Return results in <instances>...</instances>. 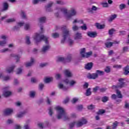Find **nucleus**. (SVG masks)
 <instances>
[{
  "instance_id": "f257e3e1",
  "label": "nucleus",
  "mask_w": 129,
  "mask_h": 129,
  "mask_svg": "<svg viewBox=\"0 0 129 129\" xmlns=\"http://www.w3.org/2000/svg\"><path fill=\"white\" fill-rule=\"evenodd\" d=\"M33 39L36 43H40L42 40L44 41L46 45H44L42 47L41 52L43 53H46V52H47V51L49 50L50 48H51L50 44H49V41H48L49 37L44 36V35H41V34L36 33L34 36Z\"/></svg>"
},
{
  "instance_id": "f03ea898",
  "label": "nucleus",
  "mask_w": 129,
  "mask_h": 129,
  "mask_svg": "<svg viewBox=\"0 0 129 129\" xmlns=\"http://www.w3.org/2000/svg\"><path fill=\"white\" fill-rule=\"evenodd\" d=\"M61 30L62 31V39L61 40V44H64L67 38H68V42L69 45L71 46L74 43V40L71 39L70 37V31L67 29V26H63L61 27Z\"/></svg>"
},
{
  "instance_id": "7ed1b4c3",
  "label": "nucleus",
  "mask_w": 129,
  "mask_h": 129,
  "mask_svg": "<svg viewBox=\"0 0 129 129\" xmlns=\"http://www.w3.org/2000/svg\"><path fill=\"white\" fill-rule=\"evenodd\" d=\"M55 109L57 111V117L58 119H61L62 117H63L64 120H67V119H69L68 116H66V113L65 112V111L63 108L58 106L55 107Z\"/></svg>"
},
{
  "instance_id": "20e7f679",
  "label": "nucleus",
  "mask_w": 129,
  "mask_h": 129,
  "mask_svg": "<svg viewBox=\"0 0 129 129\" xmlns=\"http://www.w3.org/2000/svg\"><path fill=\"white\" fill-rule=\"evenodd\" d=\"M125 79L119 78L118 80V83L117 85H113L112 86V89H120L123 88V87L126 86L125 82Z\"/></svg>"
},
{
  "instance_id": "39448f33",
  "label": "nucleus",
  "mask_w": 129,
  "mask_h": 129,
  "mask_svg": "<svg viewBox=\"0 0 129 129\" xmlns=\"http://www.w3.org/2000/svg\"><path fill=\"white\" fill-rule=\"evenodd\" d=\"M4 92H3V95L5 97H10L13 94L11 91H9L10 90V87L7 86L3 88Z\"/></svg>"
},
{
  "instance_id": "423d86ee",
  "label": "nucleus",
  "mask_w": 129,
  "mask_h": 129,
  "mask_svg": "<svg viewBox=\"0 0 129 129\" xmlns=\"http://www.w3.org/2000/svg\"><path fill=\"white\" fill-rule=\"evenodd\" d=\"M116 93L117 94H112L111 96L112 99H116V98H122V94H121V92L119 90H116Z\"/></svg>"
},
{
  "instance_id": "0eeeda50",
  "label": "nucleus",
  "mask_w": 129,
  "mask_h": 129,
  "mask_svg": "<svg viewBox=\"0 0 129 129\" xmlns=\"http://www.w3.org/2000/svg\"><path fill=\"white\" fill-rule=\"evenodd\" d=\"M56 10L58 12V13H62V14H64V15H67L68 14V9L65 7H62V8H59L57 7L56 8Z\"/></svg>"
},
{
  "instance_id": "6e6552de",
  "label": "nucleus",
  "mask_w": 129,
  "mask_h": 129,
  "mask_svg": "<svg viewBox=\"0 0 129 129\" xmlns=\"http://www.w3.org/2000/svg\"><path fill=\"white\" fill-rule=\"evenodd\" d=\"M35 62V59L34 58L31 57L30 59V61L26 62L25 63V67L26 68H29V67H32L34 65V63Z\"/></svg>"
},
{
  "instance_id": "1a4fd4ad",
  "label": "nucleus",
  "mask_w": 129,
  "mask_h": 129,
  "mask_svg": "<svg viewBox=\"0 0 129 129\" xmlns=\"http://www.w3.org/2000/svg\"><path fill=\"white\" fill-rule=\"evenodd\" d=\"M8 38V36L6 35H2L1 36V39L3 40L1 41V46H6V44H7V38Z\"/></svg>"
},
{
  "instance_id": "9d476101",
  "label": "nucleus",
  "mask_w": 129,
  "mask_h": 129,
  "mask_svg": "<svg viewBox=\"0 0 129 129\" xmlns=\"http://www.w3.org/2000/svg\"><path fill=\"white\" fill-rule=\"evenodd\" d=\"M87 34V36L90 37V38H95L96 37H97V32H96L89 31Z\"/></svg>"
},
{
  "instance_id": "9b49d317",
  "label": "nucleus",
  "mask_w": 129,
  "mask_h": 129,
  "mask_svg": "<svg viewBox=\"0 0 129 129\" xmlns=\"http://www.w3.org/2000/svg\"><path fill=\"white\" fill-rule=\"evenodd\" d=\"M56 61L57 63H63V64H66V61H65V57H61L58 56L57 57V59L56 60Z\"/></svg>"
},
{
  "instance_id": "f8f14e48",
  "label": "nucleus",
  "mask_w": 129,
  "mask_h": 129,
  "mask_svg": "<svg viewBox=\"0 0 129 129\" xmlns=\"http://www.w3.org/2000/svg\"><path fill=\"white\" fill-rule=\"evenodd\" d=\"M87 77L89 79H96V78H98L97 74L96 73L93 74H89L87 76Z\"/></svg>"
},
{
  "instance_id": "ddd939ff",
  "label": "nucleus",
  "mask_w": 129,
  "mask_h": 129,
  "mask_svg": "<svg viewBox=\"0 0 129 129\" xmlns=\"http://www.w3.org/2000/svg\"><path fill=\"white\" fill-rule=\"evenodd\" d=\"M58 87L63 91H67V90H68V87L64 86L62 83H59L58 84Z\"/></svg>"
},
{
  "instance_id": "4468645a",
  "label": "nucleus",
  "mask_w": 129,
  "mask_h": 129,
  "mask_svg": "<svg viewBox=\"0 0 129 129\" xmlns=\"http://www.w3.org/2000/svg\"><path fill=\"white\" fill-rule=\"evenodd\" d=\"M9 10V4L8 3L5 2L3 3V8L1 10V12H7Z\"/></svg>"
},
{
  "instance_id": "2eb2a0df",
  "label": "nucleus",
  "mask_w": 129,
  "mask_h": 129,
  "mask_svg": "<svg viewBox=\"0 0 129 129\" xmlns=\"http://www.w3.org/2000/svg\"><path fill=\"white\" fill-rule=\"evenodd\" d=\"M75 40H81L82 39V34L80 32H77L75 35Z\"/></svg>"
},
{
  "instance_id": "dca6fc26",
  "label": "nucleus",
  "mask_w": 129,
  "mask_h": 129,
  "mask_svg": "<svg viewBox=\"0 0 129 129\" xmlns=\"http://www.w3.org/2000/svg\"><path fill=\"white\" fill-rule=\"evenodd\" d=\"M92 67H93V62H88L85 66V68L87 70H91V69H92Z\"/></svg>"
},
{
  "instance_id": "f3484780",
  "label": "nucleus",
  "mask_w": 129,
  "mask_h": 129,
  "mask_svg": "<svg viewBox=\"0 0 129 129\" xmlns=\"http://www.w3.org/2000/svg\"><path fill=\"white\" fill-rule=\"evenodd\" d=\"M66 64V63H70L72 61V54H68L66 58H65Z\"/></svg>"
},
{
  "instance_id": "a211bd4d",
  "label": "nucleus",
  "mask_w": 129,
  "mask_h": 129,
  "mask_svg": "<svg viewBox=\"0 0 129 129\" xmlns=\"http://www.w3.org/2000/svg\"><path fill=\"white\" fill-rule=\"evenodd\" d=\"M13 109H7L4 111V114L6 116L11 115L12 113H13Z\"/></svg>"
},
{
  "instance_id": "6ab92c4d",
  "label": "nucleus",
  "mask_w": 129,
  "mask_h": 129,
  "mask_svg": "<svg viewBox=\"0 0 129 129\" xmlns=\"http://www.w3.org/2000/svg\"><path fill=\"white\" fill-rule=\"evenodd\" d=\"M26 113H27V111H26L20 112L17 114L16 117H18V118H21L23 117L26 114Z\"/></svg>"
},
{
  "instance_id": "aec40b11",
  "label": "nucleus",
  "mask_w": 129,
  "mask_h": 129,
  "mask_svg": "<svg viewBox=\"0 0 129 129\" xmlns=\"http://www.w3.org/2000/svg\"><path fill=\"white\" fill-rule=\"evenodd\" d=\"M86 52V49L85 48H83L80 50V54L82 58H85V54Z\"/></svg>"
},
{
  "instance_id": "412c9836",
  "label": "nucleus",
  "mask_w": 129,
  "mask_h": 129,
  "mask_svg": "<svg viewBox=\"0 0 129 129\" xmlns=\"http://www.w3.org/2000/svg\"><path fill=\"white\" fill-rule=\"evenodd\" d=\"M123 74H124V75H128V73H129V66H127L126 67H125L123 69Z\"/></svg>"
},
{
  "instance_id": "4be33fe9",
  "label": "nucleus",
  "mask_w": 129,
  "mask_h": 129,
  "mask_svg": "<svg viewBox=\"0 0 129 129\" xmlns=\"http://www.w3.org/2000/svg\"><path fill=\"white\" fill-rule=\"evenodd\" d=\"M15 68H16V66L13 65L11 67L7 68L6 70V72H7V73H12V72L14 71V69H15Z\"/></svg>"
},
{
  "instance_id": "5701e85b",
  "label": "nucleus",
  "mask_w": 129,
  "mask_h": 129,
  "mask_svg": "<svg viewBox=\"0 0 129 129\" xmlns=\"http://www.w3.org/2000/svg\"><path fill=\"white\" fill-rule=\"evenodd\" d=\"M53 6V3L50 2L47 4V5L45 7L46 10L47 12H52V10L51 9V7Z\"/></svg>"
},
{
  "instance_id": "b1692460",
  "label": "nucleus",
  "mask_w": 129,
  "mask_h": 129,
  "mask_svg": "<svg viewBox=\"0 0 129 129\" xmlns=\"http://www.w3.org/2000/svg\"><path fill=\"white\" fill-rule=\"evenodd\" d=\"M29 122H30L29 120H27L26 121V123L24 124L23 129H31V127L30 126V124H29Z\"/></svg>"
},
{
  "instance_id": "393cba45",
  "label": "nucleus",
  "mask_w": 129,
  "mask_h": 129,
  "mask_svg": "<svg viewBox=\"0 0 129 129\" xmlns=\"http://www.w3.org/2000/svg\"><path fill=\"white\" fill-rule=\"evenodd\" d=\"M64 75L67 77H71L72 76V73L69 71V70H66L64 72Z\"/></svg>"
},
{
  "instance_id": "a878e982",
  "label": "nucleus",
  "mask_w": 129,
  "mask_h": 129,
  "mask_svg": "<svg viewBox=\"0 0 129 129\" xmlns=\"http://www.w3.org/2000/svg\"><path fill=\"white\" fill-rule=\"evenodd\" d=\"M55 4L57 5H60V6H64L66 5V3L63 0H55Z\"/></svg>"
},
{
  "instance_id": "bb28decb",
  "label": "nucleus",
  "mask_w": 129,
  "mask_h": 129,
  "mask_svg": "<svg viewBox=\"0 0 129 129\" xmlns=\"http://www.w3.org/2000/svg\"><path fill=\"white\" fill-rule=\"evenodd\" d=\"M70 12V14H71L73 16H76V14H77L76 9H75V8H71Z\"/></svg>"
},
{
  "instance_id": "cd10ccee",
  "label": "nucleus",
  "mask_w": 129,
  "mask_h": 129,
  "mask_svg": "<svg viewBox=\"0 0 129 129\" xmlns=\"http://www.w3.org/2000/svg\"><path fill=\"white\" fill-rule=\"evenodd\" d=\"M36 92L35 91H31L29 92V96L31 98H35V96H36Z\"/></svg>"
},
{
  "instance_id": "c85d7f7f",
  "label": "nucleus",
  "mask_w": 129,
  "mask_h": 129,
  "mask_svg": "<svg viewBox=\"0 0 129 129\" xmlns=\"http://www.w3.org/2000/svg\"><path fill=\"white\" fill-rule=\"evenodd\" d=\"M92 93L91 92V88H89L86 90L85 95L86 96H90Z\"/></svg>"
},
{
  "instance_id": "c756f323",
  "label": "nucleus",
  "mask_w": 129,
  "mask_h": 129,
  "mask_svg": "<svg viewBox=\"0 0 129 129\" xmlns=\"http://www.w3.org/2000/svg\"><path fill=\"white\" fill-rule=\"evenodd\" d=\"M96 74H97L98 77L99 76H102L103 75H104V72L100 70H96Z\"/></svg>"
},
{
  "instance_id": "7c9ffc66",
  "label": "nucleus",
  "mask_w": 129,
  "mask_h": 129,
  "mask_svg": "<svg viewBox=\"0 0 129 129\" xmlns=\"http://www.w3.org/2000/svg\"><path fill=\"white\" fill-rule=\"evenodd\" d=\"M113 45V43L111 42H107L105 43V46L106 47V48H110Z\"/></svg>"
},
{
  "instance_id": "2f4dec72",
  "label": "nucleus",
  "mask_w": 129,
  "mask_h": 129,
  "mask_svg": "<svg viewBox=\"0 0 129 129\" xmlns=\"http://www.w3.org/2000/svg\"><path fill=\"white\" fill-rule=\"evenodd\" d=\"M16 22V18H10L6 20V23L10 24L11 23H15Z\"/></svg>"
},
{
  "instance_id": "473e14b6",
  "label": "nucleus",
  "mask_w": 129,
  "mask_h": 129,
  "mask_svg": "<svg viewBox=\"0 0 129 129\" xmlns=\"http://www.w3.org/2000/svg\"><path fill=\"white\" fill-rule=\"evenodd\" d=\"M20 15L22 17V18H23V19H27V15H26V12H25L24 11L21 10L20 11Z\"/></svg>"
},
{
  "instance_id": "72a5a7b5",
  "label": "nucleus",
  "mask_w": 129,
  "mask_h": 129,
  "mask_svg": "<svg viewBox=\"0 0 129 129\" xmlns=\"http://www.w3.org/2000/svg\"><path fill=\"white\" fill-rule=\"evenodd\" d=\"M51 36L54 39H57V38H59L60 34L58 33H54L51 34Z\"/></svg>"
},
{
  "instance_id": "f704fd0d",
  "label": "nucleus",
  "mask_w": 129,
  "mask_h": 129,
  "mask_svg": "<svg viewBox=\"0 0 129 129\" xmlns=\"http://www.w3.org/2000/svg\"><path fill=\"white\" fill-rule=\"evenodd\" d=\"M96 27L97 28V29H99L100 30L104 29V25H100L99 23H97L96 24Z\"/></svg>"
},
{
  "instance_id": "c9c22d12",
  "label": "nucleus",
  "mask_w": 129,
  "mask_h": 129,
  "mask_svg": "<svg viewBox=\"0 0 129 129\" xmlns=\"http://www.w3.org/2000/svg\"><path fill=\"white\" fill-rule=\"evenodd\" d=\"M117 17L116 14H114L113 15L111 16V17L108 19V22H112L113 20H114Z\"/></svg>"
},
{
  "instance_id": "e433bc0d",
  "label": "nucleus",
  "mask_w": 129,
  "mask_h": 129,
  "mask_svg": "<svg viewBox=\"0 0 129 129\" xmlns=\"http://www.w3.org/2000/svg\"><path fill=\"white\" fill-rule=\"evenodd\" d=\"M109 99V98L107 96H104L101 99V101L102 102H107V101H108V99Z\"/></svg>"
},
{
  "instance_id": "4c0bfd02",
  "label": "nucleus",
  "mask_w": 129,
  "mask_h": 129,
  "mask_svg": "<svg viewBox=\"0 0 129 129\" xmlns=\"http://www.w3.org/2000/svg\"><path fill=\"white\" fill-rule=\"evenodd\" d=\"M10 80H11V77L10 76L2 77V80L3 81H9Z\"/></svg>"
},
{
  "instance_id": "58836bf2",
  "label": "nucleus",
  "mask_w": 129,
  "mask_h": 129,
  "mask_svg": "<svg viewBox=\"0 0 129 129\" xmlns=\"http://www.w3.org/2000/svg\"><path fill=\"white\" fill-rule=\"evenodd\" d=\"M39 22L43 24L46 22V17H41L39 18Z\"/></svg>"
},
{
  "instance_id": "ea45409f",
  "label": "nucleus",
  "mask_w": 129,
  "mask_h": 129,
  "mask_svg": "<svg viewBox=\"0 0 129 129\" xmlns=\"http://www.w3.org/2000/svg\"><path fill=\"white\" fill-rule=\"evenodd\" d=\"M77 109L79 110V111H82V109H83V105H78L77 106Z\"/></svg>"
},
{
  "instance_id": "a19ab883",
  "label": "nucleus",
  "mask_w": 129,
  "mask_h": 129,
  "mask_svg": "<svg viewBox=\"0 0 129 129\" xmlns=\"http://www.w3.org/2000/svg\"><path fill=\"white\" fill-rule=\"evenodd\" d=\"M114 32H115V29L113 28H112V29L109 30L108 34L110 36H112V35H113V33H114Z\"/></svg>"
},
{
  "instance_id": "79ce46f5",
  "label": "nucleus",
  "mask_w": 129,
  "mask_h": 129,
  "mask_svg": "<svg viewBox=\"0 0 129 129\" xmlns=\"http://www.w3.org/2000/svg\"><path fill=\"white\" fill-rule=\"evenodd\" d=\"M26 43L27 45L31 44V40H30V36H26Z\"/></svg>"
},
{
  "instance_id": "37998d69",
  "label": "nucleus",
  "mask_w": 129,
  "mask_h": 129,
  "mask_svg": "<svg viewBox=\"0 0 129 129\" xmlns=\"http://www.w3.org/2000/svg\"><path fill=\"white\" fill-rule=\"evenodd\" d=\"M126 6L125 4H121L119 6V9H120L121 11H122V10H124V8H126Z\"/></svg>"
},
{
  "instance_id": "c03bdc74",
  "label": "nucleus",
  "mask_w": 129,
  "mask_h": 129,
  "mask_svg": "<svg viewBox=\"0 0 129 129\" xmlns=\"http://www.w3.org/2000/svg\"><path fill=\"white\" fill-rule=\"evenodd\" d=\"M52 80H53V78H47L45 79L44 82L45 83H49V82H51Z\"/></svg>"
},
{
  "instance_id": "a18cd8bd",
  "label": "nucleus",
  "mask_w": 129,
  "mask_h": 129,
  "mask_svg": "<svg viewBox=\"0 0 129 129\" xmlns=\"http://www.w3.org/2000/svg\"><path fill=\"white\" fill-rule=\"evenodd\" d=\"M128 51V46H124L122 48V53H125Z\"/></svg>"
},
{
  "instance_id": "49530a36",
  "label": "nucleus",
  "mask_w": 129,
  "mask_h": 129,
  "mask_svg": "<svg viewBox=\"0 0 129 129\" xmlns=\"http://www.w3.org/2000/svg\"><path fill=\"white\" fill-rule=\"evenodd\" d=\"M72 30L74 32H76V31H78L79 30V27H78L77 25H74L72 27Z\"/></svg>"
},
{
  "instance_id": "de8ad7c7",
  "label": "nucleus",
  "mask_w": 129,
  "mask_h": 129,
  "mask_svg": "<svg viewBox=\"0 0 129 129\" xmlns=\"http://www.w3.org/2000/svg\"><path fill=\"white\" fill-rule=\"evenodd\" d=\"M118 124V122L117 121H115L113 123V127L112 129H116V127H117V125Z\"/></svg>"
},
{
  "instance_id": "09e8293b",
  "label": "nucleus",
  "mask_w": 129,
  "mask_h": 129,
  "mask_svg": "<svg viewBox=\"0 0 129 129\" xmlns=\"http://www.w3.org/2000/svg\"><path fill=\"white\" fill-rule=\"evenodd\" d=\"M76 124V122L74 121L69 124L70 128H73L74 127V126Z\"/></svg>"
},
{
  "instance_id": "8fccbe9b",
  "label": "nucleus",
  "mask_w": 129,
  "mask_h": 129,
  "mask_svg": "<svg viewBox=\"0 0 129 129\" xmlns=\"http://www.w3.org/2000/svg\"><path fill=\"white\" fill-rule=\"evenodd\" d=\"M23 72V70L21 68H18L16 72V74L17 75H20Z\"/></svg>"
},
{
  "instance_id": "3c124183",
  "label": "nucleus",
  "mask_w": 129,
  "mask_h": 129,
  "mask_svg": "<svg viewBox=\"0 0 129 129\" xmlns=\"http://www.w3.org/2000/svg\"><path fill=\"white\" fill-rule=\"evenodd\" d=\"M81 122L82 123L83 125H84V124H86V123H87V120H86L85 118H82L81 119Z\"/></svg>"
},
{
  "instance_id": "603ef678",
  "label": "nucleus",
  "mask_w": 129,
  "mask_h": 129,
  "mask_svg": "<svg viewBox=\"0 0 129 129\" xmlns=\"http://www.w3.org/2000/svg\"><path fill=\"white\" fill-rule=\"evenodd\" d=\"M61 74H56L55 76V78L56 79V80H59L60 79H61Z\"/></svg>"
},
{
  "instance_id": "864d4df0",
  "label": "nucleus",
  "mask_w": 129,
  "mask_h": 129,
  "mask_svg": "<svg viewBox=\"0 0 129 129\" xmlns=\"http://www.w3.org/2000/svg\"><path fill=\"white\" fill-rule=\"evenodd\" d=\"M14 129H21L22 128V126L20 124H16L14 126Z\"/></svg>"
},
{
  "instance_id": "5fc2aeb1",
  "label": "nucleus",
  "mask_w": 129,
  "mask_h": 129,
  "mask_svg": "<svg viewBox=\"0 0 129 129\" xmlns=\"http://www.w3.org/2000/svg\"><path fill=\"white\" fill-rule=\"evenodd\" d=\"M13 57H15V58H16V62H19V61H20V58H21V56L19 55H13Z\"/></svg>"
},
{
  "instance_id": "6e6d98bb",
  "label": "nucleus",
  "mask_w": 129,
  "mask_h": 129,
  "mask_svg": "<svg viewBox=\"0 0 129 129\" xmlns=\"http://www.w3.org/2000/svg\"><path fill=\"white\" fill-rule=\"evenodd\" d=\"M101 5L103 6V8H108V3H107L106 2H102Z\"/></svg>"
},
{
  "instance_id": "4d7b16f0",
  "label": "nucleus",
  "mask_w": 129,
  "mask_h": 129,
  "mask_svg": "<svg viewBox=\"0 0 129 129\" xmlns=\"http://www.w3.org/2000/svg\"><path fill=\"white\" fill-rule=\"evenodd\" d=\"M48 110H49L48 113H49V115L50 116H52V115H53V109L51 107H50V108H49Z\"/></svg>"
},
{
  "instance_id": "13d9d810",
  "label": "nucleus",
  "mask_w": 129,
  "mask_h": 129,
  "mask_svg": "<svg viewBox=\"0 0 129 129\" xmlns=\"http://www.w3.org/2000/svg\"><path fill=\"white\" fill-rule=\"evenodd\" d=\"M77 82L76 81H74V80H72L71 81H70L69 84L70 85V86H74L75 84H76Z\"/></svg>"
},
{
  "instance_id": "bf43d9fd",
  "label": "nucleus",
  "mask_w": 129,
  "mask_h": 129,
  "mask_svg": "<svg viewBox=\"0 0 129 129\" xmlns=\"http://www.w3.org/2000/svg\"><path fill=\"white\" fill-rule=\"evenodd\" d=\"M103 113H105V110L102 109L99 110L97 113V114H103Z\"/></svg>"
},
{
  "instance_id": "052dcab7",
  "label": "nucleus",
  "mask_w": 129,
  "mask_h": 129,
  "mask_svg": "<svg viewBox=\"0 0 129 129\" xmlns=\"http://www.w3.org/2000/svg\"><path fill=\"white\" fill-rule=\"evenodd\" d=\"M91 55H92V52L89 51L88 52L86 53L85 58H88V57L91 56Z\"/></svg>"
},
{
  "instance_id": "680f3d73",
  "label": "nucleus",
  "mask_w": 129,
  "mask_h": 129,
  "mask_svg": "<svg viewBox=\"0 0 129 129\" xmlns=\"http://www.w3.org/2000/svg\"><path fill=\"white\" fill-rule=\"evenodd\" d=\"M39 89L42 91L43 90V88H44V84L43 83H40L39 84V87H38Z\"/></svg>"
},
{
  "instance_id": "e2e57ef3",
  "label": "nucleus",
  "mask_w": 129,
  "mask_h": 129,
  "mask_svg": "<svg viewBox=\"0 0 129 129\" xmlns=\"http://www.w3.org/2000/svg\"><path fill=\"white\" fill-rule=\"evenodd\" d=\"M24 29L25 30H26V31H28V30L30 29V24L29 23L26 24L24 26Z\"/></svg>"
},
{
  "instance_id": "0e129e2a",
  "label": "nucleus",
  "mask_w": 129,
  "mask_h": 129,
  "mask_svg": "<svg viewBox=\"0 0 129 129\" xmlns=\"http://www.w3.org/2000/svg\"><path fill=\"white\" fill-rule=\"evenodd\" d=\"M89 86V84H88V83H85L83 85V87L84 89H87V88H88Z\"/></svg>"
},
{
  "instance_id": "69168bd1",
  "label": "nucleus",
  "mask_w": 129,
  "mask_h": 129,
  "mask_svg": "<svg viewBox=\"0 0 129 129\" xmlns=\"http://www.w3.org/2000/svg\"><path fill=\"white\" fill-rule=\"evenodd\" d=\"M81 28L84 31H86V30H87V26H86V24H84L83 26H81Z\"/></svg>"
},
{
  "instance_id": "338daca9",
  "label": "nucleus",
  "mask_w": 129,
  "mask_h": 129,
  "mask_svg": "<svg viewBox=\"0 0 129 129\" xmlns=\"http://www.w3.org/2000/svg\"><path fill=\"white\" fill-rule=\"evenodd\" d=\"M76 125L77 127H80L83 125V124H82L81 121H79L77 123Z\"/></svg>"
},
{
  "instance_id": "774afa93",
  "label": "nucleus",
  "mask_w": 129,
  "mask_h": 129,
  "mask_svg": "<svg viewBox=\"0 0 129 129\" xmlns=\"http://www.w3.org/2000/svg\"><path fill=\"white\" fill-rule=\"evenodd\" d=\"M66 17L67 20H70V19H71V18H72V17L73 16L71 14H67Z\"/></svg>"
}]
</instances>
